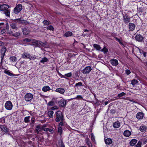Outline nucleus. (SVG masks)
<instances>
[{
	"label": "nucleus",
	"instance_id": "1",
	"mask_svg": "<svg viewBox=\"0 0 147 147\" xmlns=\"http://www.w3.org/2000/svg\"><path fill=\"white\" fill-rule=\"evenodd\" d=\"M32 45L35 47H45L46 45L44 43L40 42V41L37 40H32Z\"/></svg>",
	"mask_w": 147,
	"mask_h": 147
},
{
	"label": "nucleus",
	"instance_id": "2",
	"mask_svg": "<svg viewBox=\"0 0 147 147\" xmlns=\"http://www.w3.org/2000/svg\"><path fill=\"white\" fill-rule=\"evenodd\" d=\"M64 119L63 114L60 111H57L56 113V118L55 121L57 122H60V121H64Z\"/></svg>",
	"mask_w": 147,
	"mask_h": 147
},
{
	"label": "nucleus",
	"instance_id": "3",
	"mask_svg": "<svg viewBox=\"0 0 147 147\" xmlns=\"http://www.w3.org/2000/svg\"><path fill=\"white\" fill-rule=\"evenodd\" d=\"M33 98V95L30 93H26L24 97L25 100L27 102H30Z\"/></svg>",
	"mask_w": 147,
	"mask_h": 147
},
{
	"label": "nucleus",
	"instance_id": "4",
	"mask_svg": "<svg viewBox=\"0 0 147 147\" xmlns=\"http://www.w3.org/2000/svg\"><path fill=\"white\" fill-rule=\"evenodd\" d=\"M22 9V5L19 4L17 5L14 9L13 13L16 14H17L20 12Z\"/></svg>",
	"mask_w": 147,
	"mask_h": 147
},
{
	"label": "nucleus",
	"instance_id": "5",
	"mask_svg": "<svg viewBox=\"0 0 147 147\" xmlns=\"http://www.w3.org/2000/svg\"><path fill=\"white\" fill-rule=\"evenodd\" d=\"M92 70L91 67L90 66H87L82 70V73L84 74H89Z\"/></svg>",
	"mask_w": 147,
	"mask_h": 147
},
{
	"label": "nucleus",
	"instance_id": "6",
	"mask_svg": "<svg viewBox=\"0 0 147 147\" xmlns=\"http://www.w3.org/2000/svg\"><path fill=\"white\" fill-rule=\"evenodd\" d=\"M5 108L8 110H11L12 108L13 105L11 102L10 101H7L5 105Z\"/></svg>",
	"mask_w": 147,
	"mask_h": 147
},
{
	"label": "nucleus",
	"instance_id": "7",
	"mask_svg": "<svg viewBox=\"0 0 147 147\" xmlns=\"http://www.w3.org/2000/svg\"><path fill=\"white\" fill-rule=\"evenodd\" d=\"M136 40L138 42H142L144 39L143 37L139 34H137L135 37Z\"/></svg>",
	"mask_w": 147,
	"mask_h": 147
},
{
	"label": "nucleus",
	"instance_id": "8",
	"mask_svg": "<svg viewBox=\"0 0 147 147\" xmlns=\"http://www.w3.org/2000/svg\"><path fill=\"white\" fill-rule=\"evenodd\" d=\"M7 51V49L4 46H3L0 50V53L1 54V58H4L5 53Z\"/></svg>",
	"mask_w": 147,
	"mask_h": 147
},
{
	"label": "nucleus",
	"instance_id": "9",
	"mask_svg": "<svg viewBox=\"0 0 147 147\" xmlns=\"http://www.w3.org/2000/svg\"><path fill=\"white\" fill-rule=\"evenodd\" d=\"M130 17L127 14H126L123 16V20L125 24H128L130 22Z\"/></svg>",
	"mask_w": 147,
	"mask_h": 147
},
{
	"label": "nucleus",
	"instance_id": "10",
	"mask_svg": "<svg viewBox=\"0 0 147 147\" xmlns=\"http://www.w3.org/2000/svg\"><path fill=\"white\" fill-rule=\"evenodd\" d=\"M9 7V5L4 4L3 5L0 4V10L5 11L8 9Z\"/></svg>",
	"mask_w": 147,
	"mask_h": 147
},
{
	"label": "nucleus",
	"instance_id": "11",
	"mask_svg": "<svg viewBox=\"0 0 147 147\" xmlns=\"http://www.w3.org/2000/svg\"><path fill=\"white\" fill-rule=\"evenodd\" d=\"M144 114L142 112H139L136 115V118L139 120L142 119H143Z\"/></svg>",
	"mask_w": 147,
	"mask_h": 147
},
{
	"label": "nucleus",
	"instance_id": "12",
	"mask_svg": "<svg viewBox=\"0 0 147 147\" xmlns=\"http://www.w3.org/2000/svg\"><path fill=\"white\" fill-rule=\"evenodd\" d=\"M59 104L60 106L62 107H65L66 105V101L64 100H61L60 101H59Z\"/></svg>",
	"mask_w": 147,
	"mask_h": 147
},
{
	"label": "nucleus",
	"instance_id": "13",
	"mask_svg": "<svg viewBox=\"0 0 147 147\" xmlns=\"http://www.w3.org/2000/svg\"><path fill=\"white\" fill-rule=\"evenodd\" d=\"M22 31L24 35H27L29 33L30 31L28 28H22Z\"/></svg>",
	"mask_w": 147,
	"mask_h": 147
},
{
	"label": "nucleus",
	"instance_id": "14",
	"mask_svg": "<svg viewBox=\"0 0 147 147\" xmlns=\"http://www.w3.org/2000/svg\"><path fill=\"white\" fill-rule=\"evenodd\" d=\"M110 62L113 66H116L118 64V60L115 59H113L111 60Z\"/></svg>",
	"mask_w": 147,
	"mask_h": 147
},
{
	"label": "nucleus",
	"instance_id": "15",
	"mask_svg": "<svg viewBox=\"0 0 147 147\" xmlns=\"http://www.w3.org/2000/svg\"><path fill=\"white\" fill-rule=\"evenodd\" d=\"M55 91L59 92L61 94H63L65 92V90L63 88H59L56 89Z\"/></svg>",
	"mask_w": 147,
	"mask_h": 147
},
{
	"label": "nucleus",
	"instance_id": "16",
	"mask_svg": "<svg viewBox=\"0 0 147 147\" xmlns=\"http://www.w3.org/2000/svg\"><path fill=\"white\" fill-rule=\"evenodd\" d=\"M120 126V123L117 121L114 123L113 124V126L115 128H119Z\"/></svg>",
	"mask_w": 147,
	"mask_h": 147
},
{
	"label": "nucleus",
	"instance_id": "17",
	"mask_svg": "<svg viewBox=\"0 0 147 147\" xmlns=\"http://www.w3.org/2000/svg\"><path fill=\"white\" fill-rule=\"evenodd\" d=\"M129 30L130 31H133L135 28V24L132 23H129Z\"/></svg>",
	"mask_w": 147,
	"mask_h": 147
},
{
	"label": "nucleus",
	"instance_id": "18",
	"mask_svg": "<svg viewBox=\"0 0 147 147\" xmlns=\"http://www.w3.org/2000/svg\"><path fill=\"white\" fill-rule=\"evenodd\" d=\"M0 128L2 131L6 133H8V131H9L8 129L7 128L6 126L3 125H1L0 126Z\"/></svg>",
	"mask_w": 147,
	"mask_h": 147
},
{
	"label": "nucleus",
	"instance_id": "19",
	"mask_svg": "<svg viewBox=\"0 0 147 147\" xmlns=\"http://www.w3.org/2000/svg\"><path fill=\"white\" fill-rule=\"evenodd\" d=\"M42 130V126L39 125H37L36 127L35 130L36 131V132L38 134H40L39 133V132Z\"/></svg>",
	"mask_w": 147,
	"mask_h": 147
},
{
	"label": "nucleus",
	"instance_id": "20",
	"mask_svg": "<svg viewBox=\"0 0 147 147\" xmlns=\"http://www.w3.org/2000/svg\"><path fill=\"white\" fill-rule=\"evenodd\" d=\"M21 34V32L19 31L16 32L14 33H13V34H12V36L17 38H19Z\"/></svg>",
	"mask_w": 147,
	"mask_h": 147
},
{
	"label": "nucleus",
	"instance_id": "21",
	"mask_svg": "<svg viewBox=\"0 0 147 147\" xmlns=\"http://www.w3.org/2000/svg\"><path fill=\"white\" fill-rule=\"evenodd\" d=\"M10 27L13 29L17 30L18 28L16 24L15 23H12L10 24Z\"/></svg>",
	"mask_w": 147,
	"mask_h": 147
},
{
	"label": "nucleus",
	"instance_id": "22",
	"mask_svg": "<svg viewBox=\"0 0 147 147\" xmlns=\"http://www.w3.org/2000/svg\"><path fill=\"white\" fill-rule=\"evenodd\" d=\"M10 61L12 62H17V59L15 56H11L9 58Z\"/></svg>",
	"mask_w": 147,
	"mask_h": 147
},
{
	"label": "nucleus",
	"instance_id": "23",
	"mask_svg": "<svg viewBox=\"0 0 147 147\" xmlns=\"http://www.w3.org/2000/svg\"><path fill=\"white\" fill-rule=\"evenodd\" d=\"M131 131L128 130H126L123 133L124 135L126 137H129L131 135Z\"/></svg>",
	"mask_w": 147,
	"mask_h": 147
},
{
	"label": "nucleus",
	"instance_id": "24",
	"mask_svg": "<svg viewBox=\"0 0 147 147\" xmlns=\"http://www.w3.org/2000/svg\"><path fill=\"white\" fill-rule=\"evenodd\" d=\"M51 90V88L49 86H44L42 88V90L44 92H47Z\"/></svg>",
	"mask_w": 147,
	"mask_h": 147
},
{
	"label": "nucleus",
	"instance_id": "25",
	"mask_svg": "<svg viewBox=\"0 0 147 147\" xmlns=\"http://www.w3.org/2000/svg\"><path fill=\"white\" fill-rule=\"evenodd\" d=\"M147 129V127L145 125H142L140 126L139 129L142 132L146 131Z\"/></svg>",
	"mask_w": 147,
	"mask_h": 147
},
{
	"label": "nucleus",
	"instance_id": "26",
	"mask_svg": "<svg viewBox=\"0 0 147 147\" xmlns=\"http://www.w3.org/2000/svg\"><path fill=\"white\" fill-rule=\"evenodd\" d=\"M30 55L28 53H27L26 52H24L23 54H22V57L23 58L29 59L30 57Z\"/></svg>",
	"mask_w": 147,
	"mask_h": 147
},
{
	"label": "nucleus",
	"instance_id": "27",
	"mask_svg": "<svg viewBox=\"0 0 147 147\" xmlns=\"http://www.w3.org/2000/svg\"><path fill=\"white\" fill-rule=\"evenodd\" d=\"M93 47L95 49H96V50L100 51L101 50V47L98 44H94Z\"/></svg>",
	"mask_w": 147,
	"mask_h": 147
},
{
	"label": "nucleus",
	"instance_id": "28",
	"mask_svg": "<svg viewBox=\"0 0 147 147\" xmlns=\"http://www.w3.org/2000/svg\"><path fill=\"white\" fill-rule=\"evenodd\" d=\"M73 35L72 33L70 31H67L66 32L65 34H64V36L66 37L71 36H72Z\"/></svg>",
	"mask_w": 147,
	"mask_h": 147
},
{
	"label": "nucleus",
	"instance_id": "29",
	"mask_svg": "<svg viewBox=\"0 0 147 147\" xmlns=\"http://www.w3.org/2000/svg\"><path fill=\"white\" fill-rule=\"evenodd\" d=\"M105 142L107 144H112V140L109 138H107L105 140Z\"/></svg>",
	"mask_w": 147,
	"mask_h": 147
},
{
	"label": "nucleus",
	"instance_id": "30",
	"mask_svg": "<svg viewBox=\"0 0 147 147\" xmlns=\"http://www.w3.org/2000/svg\"><path fill=\"white\" fill-rule=\"evenodd\" d=\"M137 141L135 139H132L130 142V144L131 146H134L137 142Z\"/></svg>",
	"mask_w": 147,
	"mask_h": 147
},
{
	"label": "nucleus",
	"instance_id": "31",
	"mask_svg": "<svg viewBox=\"0 0 147 147\" xmlns=\"http://www.w3.org/2000/svg\"><path fill=\"white\" fill-rule=\"evenodd\" d=\"M10 10L7 9V10L4 11V13L7 17H9L10 16Z\"/></svg>",
	"mask_w": 147,
	"mask_h": 147
},
{
	"label": "nucleus",
	"instance_id": "32",
	"mask_svg": "<svg viewBox=\"0 0 147 147\" xmlns=\"http://www.w3.org/2000/svg\"><path fill=\"white\" fill-rule=\"evenodd\" d=\"M138 82L137 80L134 79L131 80V84L133 86H134L135 85L137 84L138 83Z\"/></svg>",
	"mask_w": 147,
	"mask_h": 147
},
{
	"label": "nucleus",
	"instance_id": "33",
	"mask_svg": "<svg viewBox=\"0 0 147 147\" xmlns=\"http://www.w3.org/2000/svg\"><path fill=\"white\" fill-rule=\"evenodd\" d=\"M54 112L52 111H49L48 112V115L50 118H52L53 117V115Z\"/></svg>",
	"mask_w": 147,
	"mask_h": 147
},
{
	"label": "nucleus",
	"instance_id": "34",
	"mask_svg": "<svg viewBox=\"0 0 147 147\" xmlns=\"http://www.w3.org/2000/svg\"><path fill=\"white\" fill-rule=\"evenodd\" d=\"M30 116L26 117L24 118V121L25 122L27 123H29L30 121Z\"/></svg>",
	"mask_w": 147,
	"mask_h": 147
},
{
	"label": "nucleus",
	"instance_id": "35",
	"mask_svg": "<svg viewBox=\"0 0 147 147\" xmlns=\"http://www.w3.org/2000/svg\"><path fill=\"white\" fill-rule=\"evenodd\" d=\"M42 126V130H44L45 131H47L49 129V128H46L47 127V125L45 124H44Z\"/></svg>",
	"mask_w": 147,
	"mask_h": 147
},
{
	"label": "nucleus",
	"instance_id": "36",
	"mask_svg": "<svg viewBox=\"0 0 147 147\" xmlns=\"http://www.w3.org/2000/svg\"><path fill=\"white\" fill-rule=\"evenodd\" d=\"M86 144L89 147H92V144L90 141L88 139L86 140Z\"/></svg>",
	"mask_w": 147,
	"mask_h": 147
},
{
	"label": "nucleus",
	"instance_id": "37",
	"mask_svg": "<svg viewBox=\"0 0 147 147\" xmlns=\"http://www.w3.org/2000/svg\"><path fill=\"white\" fill-rule=\"evenodd\" d=\"M48 59L47 58L45 57H44L42 58L41 60L40 61V63H44L45 62L47 61Z\"/></svg>",
	"mask_w": 147,
	"mask_h": 147
},
{
	"label": "nucleus",
	"instance_id": "38",
	"mask_svg": "<svg viewBox=\"0 0 147 147\" xmlns=\"http://www.w3.org/2000/svg\"><path fill=\"white\" fill-rule=\"evenodd\" d=\"M100 51L103 52L105 54L107 53L108 51V49L106 48L105 47H104V48L101 50Z\"/></svg>",
	"mask_w": 147,
	"mask_h": 147
},
{
	"label": "nucleus",
	"instance_id": "39",
	"mask_svg": "<svg viewBox=\"0 0 147 147\" xmlns=\"http://www.w3.org/2000/svg\"><path fill=\"white\" fill-rule=\"evenodd\" d=\"M46 28L48 30H49L51 31H53L54 30V28L52 25H51L48 26Z\"/></svg>",
	"mask_w": 147,
	"mask_h": 147
},
{
	"label": "nucleus",
	"instance_id": "40",
	"mask_svg": "<svg viewBox=\"0 0 147 147\" xmlns=\"http://www.w3.org/2000/svg\"><path fill=\"white\" fill-rule=\"evenodd\" d=\"M20 24L26 25L28 24V23L26 20L21 19L20 22Z\"/></svg>",
	"mask_w": 147,
	"mask_h": 147
},
{
	"label": "nucleus",
	"instance_id": "41",
	"mask_svg": "<svg viewBox=\"0 0 147 147\" xmlns=\"http://www.w3.org/2000/svg\"><path fill=\"white\" fill-rule=\"evenodd\" d=\"M62 129L61 127H58V133H59V134L61 135L62 133Z\"/></svg>",
	"mask_w": 147,
	"mask_h": 147
},
{
	"label": "nucleus",
	"instance_id": "42",
	"mask_svg": "<svg viewBox=\"0 0 147 147\" xmlns=\"http://www.w3.org/2000/svg\"><path fill=\"white\" fill-rule=\"evenodd\" d=\"M21 19V18H18L13 20V22L15 23L20 24Z\"/></svg>",
	"mask_w": 147,
	"mask_h": 147
},
{
	"label": "nucleus",
	"instance_id": "43",
	"mask_svg": "<svg viewBox=\"0 0 147 147\" xmlns=\"http://www.w3.org/2000/svg\"><path fill=\"white\" fill-rule=\"evenodd\" d=\"M43 23L44 25H49L50 24V22L47 20H44L43 22Z\"/></svg>",
	"mask_w": 147,
	"mask_h": 147
},
{
	"label": "nucleus",
	"instance_id": "44",
	"mask_svg": "<svg viewBox=\"0 0 147 147\" xmlns=\"http://www.w3.org/2000/svg\"><path fill=\"white\" fill-rule=\"evenodd\" d=\"M4 72L9 76H12L13 75L12 74L9 72V71L7 70H5L4 71Z\"/></svg>",
	"mask_w": 147,
	"mask_h": 147
},
{
	"label": "nucleus",
	"instance_id": "45",
	"mask_svg": "<svg viewBox=\"0 0 147 147\" xmlns=\"http://www.w3.org/2000/svg\"><path fill=\"white\" fill-rule=\"evenodd\" d=\"M126 94L124 92H122L121 93L119 94H118L117 97H122L123 96H124Z\"/></svg>",
	"mask_w": 147,
	"mask_h": 147
},
{
	"label": "nucleus",
	"instance_id": "46",
	"mask_svg": "<svg viewBox=\"0 0 147 147\" xmlns=\"http://www.w3.org/2000/svg\"><path fill=\"white\" fill-rule=\"evenodd\" d=\"M72 74L71 72H70L68 74H65V77H70L72 76Z\"/></svg>",
	"mask_w": 147,
	"mask_h": 147
},
{
	"label": "nucleus",
	"instance_id": "47",
	"mask_svg": "<svg viewBox=\"0 0 147 147\" xmlns=\"http://www.w3.org/2000/svg\"><path fill=\"white\" fill-rule=\"evenodd\" d=\"M36 58V57L34 56H31L30 55V57L29 59L30 60H34Z\"/></svg>",
	"mask_w": 147,
	"mask_h": 147
},
{
	"label": "nucleus",
	"instance_id": "48",
	"mask_svg": "<svg viewBox=\"0 0 147 147\" xmlns=\"http://www.w3.org/2000/svg\"><path fill=\"white\" fill-rule=\"evenodd\" d=\"M55 105V102L53 101H51L48 103V105L50 106H53Z\"/></svg>",
	"mask_w": 147,
	"mask_h": 147
},
{
	"label": "nucleus",
	"instance_id": "49",
	"mask_svg": "<svg viewBox=\"0 0 147 147\" xmlns=\"http://www.w3.org/2000/svg\"><path fill=\"white\" fill-rule=\"evenodd\" d=\"M7 30V33L8 34L11 35L12 36V34H13V31H12L11 30H9V29Z\"/></svg>",
	"mask_w": 147,
	"mask_h": 147
},
{
	"label": "nucleus",
	"instance_id": "50",
	"mask_svg": "<svg viewBox=\"0 0 147 147\" xmlns=\"http://www.w3.org/2000/svg\"><path fill=\"white\" fill-rule=\"evenodd\" d=\"M23 41L24 42H30L31 41L32 42L31 40L30 39H29L28 38H26L24 39L23 40Z\"/></svg>",
	"mask_w": 147,
	"mask_h": 147
},
{
	"label": "nucleus",
	"instance_id": "51",
	"mask_svg": "<svg viewBox=\"0 0 147 147\" xmlns=\"http://www.w3.org/2000/svg\"><path fill=\"white\" fill-rule=\"evenodd\" d=\"M82 85V83L81 82H79L77 83H76L75 84L76 86H80Z\"/></svg>",
	"mask_w": 147,
	"mask_h": 147
},
{
	"label": "nucleus",
	"instance_id": "52",
	"mask_svg": "<svg viewBox=\"0 0 147 147\" xmlns=\"http://www.w3.org/2000/svg\"><path fill=\"white\" fill-rule=\"evenodd\" d=\"M142 144V142H141L139 141L136 145V147H141Z\"/></svg>",
	"mask_w": 147,
	"mask_h": 147
},
{
	"label": "nucleus",
	"instance_id": "53",
	"mask_svg": "<svg viewBox=\"0 0 147 147\" xmlns=\"http://www.w3.org/2000/svg\"><path fill=\"white\" fill-rule=\"evenodd\" d=\"M115 39L120 44H123V42L122 41H121L117 37H115Z\"/></svg>",
	"mask_w": 147,
	"mask_h": 147
},
{
	"label": "nucleus",
	"instance_id": "54",
	"mask_svg": "<svg viewBox=\"0 0 147 147\" xmlns=\"http://www.w3.org/2000/svg\"><path fill=\"white\" fill-rule=\"evenodd\" d=\"M35 121V118L34 117H32L31 119V122L30 123L31 124H34Z\"/></svg>",
	"mask_w": 147,
	"mask_h": 147
},
{
	"label": "nucleus",
	"instance_id": "55",
	"mask_svg": "<svg viewBox=\"0 0 147 147\" xmlns=\"http://www.w3.org/2000/svg\"><path fill=\"white\" fill-rule=\"evenodd\" d=\"M91 139L92 140L94 141L95 140V138L94 136L93 133L91 134Z\"/></svg>",
	"mask_w": 147,
	"mask_h": 147
},
{
	"label": "nucleus",
	"instance_id": "56",
	"mask_svg": "<svg viewBox=\"0 0 147 147\" xmlns=\"http://www.w3.org/2000/svg\"><path fill=\"white\" fill-rule=\"evenodd\" d=\"M125 74L127 75H129L131 73V71H130L127 69H126L125 71Z\"/></svg>",
	"mask_w": 147,
	"mask_h": 147
},
{
	"label": "nucleus",
	"instance_id": "57",
	"mask_svg": "<svg viewBox=\"0 0 147 147\" xmlns=\"http://www.w3.org/2000/svg\"><path fill=\"white\" fill-rule=\"evenodd\" d=\"M60 122L59 123V124L58 125L59 127H61V126H63V121H60Z\"/></svg>",
	"mask_w": 147,
	"mask_h": 147
},
{
	"label": "nucleus",
	"instance_id": "58",
	"mask_svg": "<svg viewBox=\"0 0 147 147\" xmlns=\"http://www.w3.org/2000/svg\"><path fill=\"white\" fill-rule=\"evenodd\" d=\"M110 113L112 114H114L115 112V110L114 109H111L110 111Z\"/></svg>",
	"mask_w": 147,
	"mask_h": 147
},
{
	"label": "nucleus",
	"instance_id": "59",
	"mask_svg": "<svg viewBox=\"0 0 147 147\" xmlns=\"http://www.w3.org/2000/svg\"><path fill=\"white\" fill-rule=\"evenodd\" d=\"M59 75L60 76V77L61 78H64L66 79H67V78L65 77V76L64 75H62L61 74H59Z\"/></svg>",
	"mask_w": 147,
	"mask_h": 147
},
{
	"label": "nucleus",
	"instance_id": "60",
	"mask_svg": "<svg viewBox=\"0 0 147 147\" xmlns=\"http://www.w3.org/2000/svg\"><path fill=\"white\" fill-rule=\"evenodd\" d=\"M60 147H65L62 141H61L60 144H59Z\"/></svg>",
	"mask_w": 147,
	"mask_h": 147
},
{
	"label": "nucleus",
	"instance_id": "61",
	"mask_svg": "<svg viewBox=\"0 0 147 147\" xmlns=\"http://www.w3.org/2000/svg\"><path fill=\"white\" fill-rule=\"evenodd\" d=\"M76 98L78 99H82L83 98L81 95H78L77 96Z\"/></svg>",
	"mask_w": 147,
	"mask_h": 147
},
{
	"label": "nucleus",
	"instance_id": "62",
	"mask_svg": "<svg viewBox=\"0 0 147 147\" xmlns=\"http://www.w3.org/2000/svg\"><path fill=\"white\" fill-rule=\"evenodd\" d=\"M5 28L7 30L9 29V25L8 23H6L5 24Z\"/></svg>",
	"mask_w": 147,
	"mask_h": 147
},
{
	"label": "nucleus",
	"instance_id": "63",
	"mask_svg": "<svg viewBox=\"0 0 147 147\" xmlns=\"http://www.w3.org/2000/svg\"><path fill=\"white\" fill-rule=\"evenodd\" d=\"M5 32V30L4 29H2L1 30V32L2 34L4 33Z\"/></svg>",
	"mask_w": 147,
	"mask_h": 147
},
{
	"label": "nucleus",
	"instance_id": "64",
	"mask_svg": "<svg viewBox=\"0 0 147 147\" xmlns=\"http://www.w3.org/2000/svg\"><path fill=\"white\" fill-rule=\"evenodd\" d=\"M58 108L56 106H55L51 108V109L53 110H55V109H57Z\"/></svg>",
	"mask_w": 147,
	"mask_h": 147
}]
</instances>
